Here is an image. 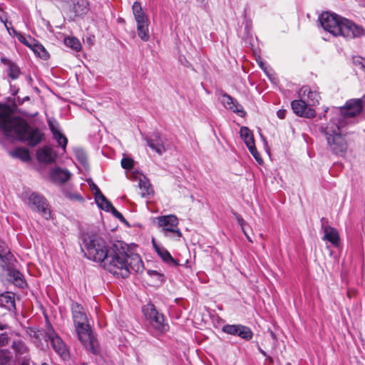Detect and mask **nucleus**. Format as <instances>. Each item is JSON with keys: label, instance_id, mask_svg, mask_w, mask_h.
I'll list each match as a JSON object with an SVG mask.
<instances>
[{"label": "nucleus", "instance_id": "8", "mask_svg": "<svg viewBox=\"0 0 365 365\" xmlns=\"http://www.w3.org/2000/svg\"><path fill=\"white\" fill-rule=\"evenodd\" d=\"M133 13L136 22V29L138 37L146 42L150 38V21L146 14L143 11L140 3L135 1L133 6Z\"/></svg>", "mask_w": 365, "mask_h": 365}, {"label": "nucleus", "instance_id": "36", "mask_svg": "<svg viewBox=\"0 0 365 365\" xmlns=\"http://www.w3.org/2000/svg\"><path fill=\"white\" fill-rule=\"evenodd\" d=\"M121 166L124 169H127V170L131 169L134 166V161L131 158H124L121 160Z\"/></svg>", "mask_w": 365, "mask_h": 365}, {"label": "nucleus", "instance_id": "22", "mask_svg": "<svg viewBox=\"0 0 365 365\" xmlns=\"http://www.w3.org/2000/svg\"><path fill=\"white\" fill-rule=\"evenodd\" d=\"M138 187L141 190L142 197H147L153 194V190L148 179L145 175H140L138 181Z\"/></svg>", "mask_w": 365, "mask_h": 365}, {"label": "nucleus", "instance_id": "1", "mask_svg": "<svg viewBox=\"0 0 365 365\" xmlns=\"http://www.w3.org/2000/svg\"><path fill=\"white\" fill-rule=\"evenodd\" d=\"M81 250L88 259L101 263L106 270L119 278L128 277L131 271L140 272L143 269V263L138 255H128L119 242L109 246L96 233L82 235Z\"/></svg>", "mask_w": 365, "mask_h": 365}, {"label": "nucleus", "instance_id": "53", "mask_svg": "<svg viewBox=\"0 0 365 365\" xmlns=\"http://www.w3.org/2000/svg\"><path fill=\"white\" fill-rule=\"evenodd\" d=\"M286 365H291V364H290V363H287V364H286Z\"/></svg>", "mask_w": 365, "mask_h": 365}, {"label": "nucleus", "instance_id": "29", "mask_svg": "<svg viewBox=\"0 0 365 365\" xmlns=\"http://www.w3.org/2000/svg\"><path fill=\"white\" fill-rule=\"evenodd\" d=\"M11 155L13 157L21 159L23 161H29L30 160V154L26 148H18L14 150Z\"/></svg>", "mask_w": 365, "mask_h": 365}, {"label": "nucleus", "instance_id": "48", "mask_svg": "<svg viewBox=\"0 0 365 365\" xmlns=\"http://www.w3.org/2000/svg\"><path fill=\"white\" fill-rule=\"evenodd\" d=\"M261 352H262V354L264 356H265V355H266V354H265V352H264L263 350H261Z\"/></svg>", "mask_w": 365, "mask_h": 365}, {"label": "nucleus", "instance_id": "17", "mask_svg": "<svg viewBox=\"0 0 365 365\" xmlns=\"http://www.w3.org/2000/svg\"><path fill=\"white\" fill-rule=\"evenodd\" d=\"M151 242L155 252L165 263L173 267L179 265L178 261L171 256L170 253L165 247L158 245L154 238H152Z\"/></svg>", "mask_w": 365, "mask_h": 365}, {"label": "nucleus", "instance_id": "16", "mask_svg": "<svg viewBox=\"0 0 365 365\" xmlns=\"http://www.w3.org/2000/svg\"><path fill=\"white\" fill-rule=\"evenodd\" d=\"M299 96L305 99L309 106H314L319 103L320 96L316 91H312L308 86H303L299 91Z\"/></svg>", "mask_w": 365, "mask_h": 365}, {"label": "nucleus", "instance_id": "42", "mask_svg": "<svg viewBox=\"0 0 365 365\" xmlns=\"http://www.w3.org/2000/svg\"><path fill=\"white\" fill-rule=\"evenodd\" d=\"M287 110L284 109H280L277 112V115L279 119H284L286 115Z\"/></svg>", "mask_w": 365, "mask_h": 365}, {"label": "nucleus", "instance_id": "26", "mask_svg": "<svg viewBox=\"0 0 365 365\" xmlns=\"http://www.w3.org/2000/svg\"><path fill=\"white\" fill-rule=\"evenodd\" d=\"M95 201L101 209L104 210L106 212H109L110 208L113 207L111 202L106 199L102 192L98 193V195L95 197Z\"/></svg>", "mask_w": 365, "mask_h": 365}, {"label": "nucleus", "instance_id": "34", "mask_svg": "<svg viewBox=\"0 0 365 365\" xmlns=\"http://www.w3.org/2000/svg\"><path fill=\"white\" fill-rule=\"evenodd\" d=\"M75 155L78 160L83 165L87 164V156L83 150L77 149L75 150Z\"/></svg>", "mask_w": 365, "mask_h": 365}, {"label": "nucleus", "instance_id": "35", "mask_svg": "<svg viewBox=\"0 0 365 365\" xmlns=\"http://www.w3.org/2000/svg\"><path fill=\"white\" fill-rule=\"evenodd\" d=\"M10 361L9 352L0 349V365H6Z\"/></svg>", "mask_w": 365, "mask_h": 365}, {"label": "nucleus", "instance_id": "6", "mask_svg": "<svg viewBox=\"0 0 365 365\" xmlns=\"http://www.w3.org/2000/svg\"><path fill=\"white\" fill-rule=\"evenodd\" d=\"M363 109V102L360 98L350 99L340 108H334L333 116L336 123L342 120L344 126L346 125V120L359 115Z\"/></svg>", "mask_w": 365, "mask_h": 365}, {"label": "nucleus", "instance_id": "24", "mask_svg": "<svg viewBox=\"0 0 365 365\" xmlns=\"http://www.w3.org/2000/svg\"><path fill=\"white\" fill-rule=\"evenodd\" d=\"M240 136L245 143L247 147H252L255 144L253 135L251 130L245 126L240 128Z\"/></svg>", "mask_w": 365, "mask_h": 365}, {"label": "nucleus", "instance_id": "13", "mask_svg": "<svg viewBox=\"0 0 365 365\" xmlns=\"http://www.w3.org/2000/svg\"><path fill=\"white\" fill-rule=\"evenodd\" d=\"M291 106L294 113L299 116L310 118L316 115L315 110L308 107L309 105L305 99L300 98V100H294L292 102Z\"/></svg>", "mask_w": 365, "mask_h": 365}, {"label": "nucleus", "instance_id": "9", "mask_svg": "<svg viewBox=\"0 0 365 365\" xmlns=\"http://www.w3.org/2000/svg\"><path fill=\"white\" fill-rule=\"evenodd\" d=\"M46 337L50 341L51 344L55 352L64 361L70 358V352L67 345L62 339L55 332L51 327L47 328L46 332Z\"/></svg>", "mask_w": 365, "mask_h": 365}, {"label": "nucleus", "instance_id": "31", "mask_svg": "<svg viewBox=\"0 0 365 365\" xmlns=\"http://www.w3.org/2000/svg\"><path fill=\"white\" fill-rule=\"evenodd\" d=\"M11 257L8 247L5 245H0V259L5 265L9 263Z\"/></svg>", "mask_w": 365, "mask_h": 365}, {"label": "nucleus", "instance_id": "25", "mask_svg": "<svg viewBox=\"0 0 365 365\" xmlns=\"http://www.w3.org/2000/svg\"><path fill=\"white\" fill-rule=\"evenodd\" d=\"M10 279L19 287L23 288L26 286V281L23 278L21 273L16 269L11 270L9 272Z\"/></svg>", "mask_w": 365, "mask_h": 365}, {"label": "nucleus", "instance_id": "51", "mask_svg": "<svg viewBox=\"0 0 365 365\" xmlns=\"http://www.w3.org/2000/svg\"><path fill=\"white\" fill-rule=\"evenodd\" d=\"M41 365H49V364H46V363H43V364H42Z\"/></svg>", "mask_w": 365, "mask_h": 365}, {"label": "nucleus", "instance_id": "15", "mask_svg": "<svg viewBox=\"0 0 365 365\" xmlns=\"http://www.w3.org/2000/svg\"><path fill=\"white\" fill-rule=\"evenodd\" d=\"M221 102L227 109L237 113L241 117L246 114L242 106L235 98L227 93L222 94Z\"/></svg>", "mask_w": 365, "mask_h": 365}, {"label": "nucleus", "instance_id": "39", "mask_svg": "<svg viewBox=\"0 0 365 365\" xmlns=\"http://www.w3.org/2000/svg\"><path fill=\"white\" fill-rule=\"evenodd\" d=\"M116 218H118L121 222H125V219L123 216V215L119 212L113 206L110 208V211Z\"/></svg>", "mask_w": 365, "mask_h": 365}, {"label": "nucleus", "instance_id": "2", "mask_svg": "<svg viewBox=\"0 0 365 365\" xmlns=\"http://www.w3.org/2000/svg\"><path fill=\"white\" fill-rule=\"evenodd\" d=\"M0 108L4 113L0 115V127L6 136L13 137L21 141H27L30 146H35L41 141L43 134L38 129L32 128L19 117H13L1 105Z\"/></svg>", "mask_w": 365, "mask_h": 365}, {"label": "nucleus", "instance_id": "18", "mask_svg": "<svg viewBox=\"0 0 365 365\" xmlns=\"http://www.w3.org/2000/svg\"><path fill=\"white\" fill-rule=\"evenodd\" d=\"M48 123L49 128L53 134V138L56 140L58 145L61 146L63 150H65L68 143L66 137L63 133H61L58 129V125L56 121L49 120Z\"/></svg>", "mask_w": 365, "mask_h": 365}, {"label": "nucleus", "instance_id": "11", "mask_svg": "<svg viewBox=\"0 0 365 365\" xmlns=\"http://www.w3.org/2000/svg\"><path fill=\"white\" fill-rule=\"evenodd\" d=\"M28 205L31 209L38 211L45 218L51 217V212L46 199L41 195L33 192L28 197Z\"/></svg>", "mask_w": 365, "mask_h": 365}, {"label": "nucleus", "instance_id": "30", "mask_svg": "<svg viewBox=\"0 0 365 365\" xmlns=\"http://www.w3.org/2000/svg\"><path fill=\"white\" fill-rule=\"evenodd\" d=\"M64 43L71 49L79 51L81 49V43L79 40L74 36H68L64 38Z\"/></svg>", "mask_w": 365, "mask_h": 365}, {"label": "nucleus", "instance_id": "21", "mask_svg": "<svg viewBox=\"0 0 365 365\" xmlns=\"http://www.w3.org/2000/svg\"><path fill=\"white\" fill-rule=\"evenodd\" d=\"M71 173L67 169L54 168L51 172L52 180L57 183H65L71 178Z\"/></svg>", "mask_w": 365, "mask_h": 365}, {"label": "nucleus", "instance_id": "12", "mask_svg": "<svg viewBox=\"0 0 365 365\" xmlns=\"http://www.w3.org/2000/svg\"><path fill=\"white\" fill-rule=\"evenodd\" d=\"M222 330L227 334L238 336L247 341L250 340L253 336L251 329L242 324H226L222 327Z\"/></svg>", "mask_w": 365, "mask_h": 365}, {"label": "nucleus", "instance_id": "44", "mask_svg": "<svg viewBox=\"0 0 365 365\" xmlns=\"http://www.w3.org/2000/svg\"><path fill=\"white\" fill-rule=\"evenodd\" d=\"M38 43H39L35 38H34V41L31 43V46H27V47L30 48L34 52L36 46H37Z\"/></svg>", "mask_w": 365, "mask_h": 365}, {"label": "nucleus", "instance_id": "4", "mask_svg": "<svg viewBox=\"0 0 365 365\" xmlns=\"http://www.w3.org/2000/svg\"><path fill=\"white\" fill-rule=\"evenodd\" d=\"M71 310L79 340L88 351L93 354H98L99 352L98 343L88 324L87 316L83 307L77 302H73Z\"/></svg>", "mask_w": 365, "mask_h": 365}, {"label": "nucleus", "instance_id": "50", "mask_svg": "<svg viewBox=\"0 0 365 365\" xmlns=\"http://www.w3.org/2000/svg\"><path fill=\"white\" fill-rule=\"evenodd\" d=\"M153 272L155 274H157L158 272L156 271H153Z\"/></svg>", "mask_w": 365, "mask_h": 365}, {"label": "nucleus", "instance_id": "10", "mask_svg": "<svg viewBox=\"0 0 365 365\" xmlns=\"http://www.w3.org/2000/svg\"><path fill=\"white\" fill-rule=\"evenodd\" d=\"M145 317L149 320L150 325L159 331H165L168 325L164 323L163 316L158 313L153 304H148L143 308Z\"/></svg>", "mask_w": 365, "mask_h": 365}, {"label": "nucleus", "instance_id": "41", "mask_svg": "<svg viewBox=\"0 0 365 365\" xmlns=\"http://www.w3.org/2000/svg\"><path fill=\"white\" fill-rule=\"evenodd\" d=\"M236 219H237V223L239 224V225L241 227V229H242V231H244L245 230V228H244V225L245 224V220H243V218L237 215L236 216Z\"/></svg>", "mask_w": 365, "mask_h": 365}, {"label": "nucleus", "instance_id": "45", "mask_svg": "<svg viewBox=\"0 0 365 365\" xmlns=\"http://www.w3.org/2000/svg\"><path fill=\"white\" fill-rule=\"evenodd\" d=\"M245 234V235L246 236L247 239L250 241V242H252L250 237L247 234V232H245V230L242 231Z\"/></svg>", "mask_w": 365, "mask_h": 365}, {"label": "nucleus", "instance_id": "46", "mask_svg": "<svg viewBox=\"0 0 365 365\" xmlns=\"http://www.w3.org/2000/svg\"><path fill=\"white\" fill-rule=\"evenodd\" d=\"M6 325H4V324H0V330H4V329H6Z\"/></svg>", "mask_w": 365, "mask_h": 365}, {"label": "nucleus", "instance_id": "32", "mask_svg": "<svg viewBox=\"0 0 365 365\" xmlns=\"http://www.w3.org/2000/svg\"><path fill=\"white\" fill-rule=\"evenodd\" d=\"M34 53L38 56L39 58L46 60L49 57V54L43 47V45L38 43L37 46H36V49L34 50Z\"/></svg>", "mask_w": 365, "mask_h": 365}, {"label": "nucleus", "instance_id": "49", "mask_svg": "<svg viewBox=\"0 0 365 365\" xmlns=\"http://www.w3.org/2000/svg\"><path fill=\"white\" fill-rule=\"evenodd\" d=\"M261 352H262V354L264 356H265V355H266V354H265V352H264L263 350H261Z\"/></svg>", "mask_w": 365, "mask_h": 365}, {"label": "nucleus", "instance_id": "37", "mask_svg": "<svg viewBox=\"0 0 365 365\" xmlns=\"http://www.w3.org/2000/svg\"><path fill=\"white\" fill-rule=\"evenodd\" d=\"M247 148L257 162L259 163L262 162V160L260 158L259 153L257 152L255 144L252 147H248Z\"/></svg>", "mask_w": 365, "mask_h": 365}, {"label": "nucleus", "instance_id": "43", "mask_svg": "<svg viewBox=\"0 0 365 365\" xmlns=\"http://www.w3.org/2000/svg\"><path fill=\"white\" fill-rule=\"evenodd\" d=\"M38 43H39L35 38H34V41L31 43V46H27V47L30 48L34 52L36 46H37Z\"/></svg>", "mask_w": 365, "mask_h": 365}, {"label": "nucleus", "instance_id": "7", "mask_svg": "<svg viewBox=\"0 0 365 365\" xmlns=\"http://www.w3.org/2000/svg\"><path fill=\"white\" fill-rule=\"evenodd\" d=\"M156 220L164 237L174 241L180 240L182 232L178 227V219L175 215H163L158 217Z\"/></svg>", "mask_w": 365, "mask_h": 365}, {"label": "nucleus", "instance_id": "23", "mask_svg": "<svg viewBox=\"0 0 365 365\" xmlns=\"http://www.w3.org/2000/svg\"><path fill=\"white\" fill-rule=\"evenodd\" d=\"M0 306L11 309L15 307L14 294L12 292H5L0 294Z\"/></svg>", "mask_w": 365, "mask_h": 365}, {"label": "nucleus", "instance_id": "38", "mask_svg": "<svg viewBox=\"0 0 365 365\" xmlns=\"http://www.w3.org/2000/svg\"><path fill=\"white\" fill-rule=\"evenodd\" d=\"M88 183L94 194V197L98 195V193H101V191L98 186L93 182L91 179L88 180Z\"/></svg>", "mask_w": 365, "mask_h": 365}, {"label": "nucleus", "instance_id": "40", "mask_svg": "<svg viewBox=\"0 0 365 365\" xmlns=\"http://www.w3.org/2000/svg\"><path fill=\"white\" fill-rule=\"evenodd\" d=\"M9 342L8 335L5 333L0 334V347L6 345Z\"/></svg>", "mask_w": 365, "mask_h": 365}, {"label": "nucleus", "instance_id": "19", "mask_svg": "<svg viewBox=\"0 0 365 365\" xmlns=\"http://www.w3.org/2000/svg\"><path fill=\"white\" fill-rule=\"evenodd\" d=\"M322 228L324 232L323 240L329 241L334 247H338L340 238L337 230L329 225H324V224H322Z\"/></svg>", "mask_w": 365, "mask_h": 365}, {"label": "nucleus", "instance_id": "33", "mask_svg": "<svg viewBox=\"0 0 365 365\" xmlns=\"http://www.w3.org/2000/svg\"><path fill=\"white\" fill-rule=\"evenodd\" d=\"M9 76L12 79L18 78L21 73L19 66L14 63H9Z\"/></svg>", "mask_w": 365, "mask_h": 365}, {"label": "nucleus", "instance_id": "27", "mask_svg": "<svg viewBox=\"0 0 365 365\" xmlns=\"http://www.w3.org/2000/svg\"><path fill=\"white\" fill-rule=\"evenodd\" d=\"M5 26L6 27L9 34H11V30L12 32L16 36L18 40L24 44L25 46H31V43L34 41V38L31 36H24V34L17 32L14 28H9L6 24H5Z\"/></svg>", "mask_w": 365, "mask_h": 365}, {"label": "nucleus", "instance_id": "3", "mask_svg": "<svg viewBox=\"0 0 365 365\" xmlns=\"http://www.w3.org/2000/svg\"><path fill=\"white\" fill-rule=\"evenodd\" d=\"M319 21L322 28L334 36H341L347 39L365 36V29L353 21L329 12L322 13Z\"/></svg>", "mask_w": 365, "mask_h": 365}, {"label": "nucleus", "instance_id": "52", "mask_svg": "<svg viewBox=\"0 0 365 365\" xmlns=\"http://www.w3.org/2000/svg\"><path fill=\"white\" fill-rule=\"evenodd\" d=\"M328 110H329V109H328V108H327V109L325 110V112H326V113H327V112H328Z\"/></svg>", "mask_w": 365, "mask_h": 365}, {"label": "nucleus", "instance_id": "5", "mask_svg": "<svg viewBox=\"0 0 365 365\" xmlns=\"http://www.w3.org/2000/svg\"><path fill=\"white\" fill-rule=\"evenodd\" d=\"M342 120L336 123L331 117L329 123L320 126V131L324 135L329 149L335 155H344L347 150V143L344 134Z\"/></svg>", "mask_w": 365, "mask_h": 365}, {"label": "nucleus", "instance_id": "20", "mask_svg": "<svg viewBox=\"0 0 365 365\" xmlns=\"http://www.w3.org/2000/svg\"><path fill=\"white\" fill-rule=\"evenodd\" d=\"M56 158V154L50 147H43L37 152V159L40 162L50 163L54 162Z\"/></svg>", "mask_w": 365, "mask_h": 365}, {"label": "nucleus", "instance_id": "14", "mask_svg": "<svg viewBox=\"0 0 365 365\" xmlns=\"http://www.w3.org/2000/svg\"><path fill=\"white\" fill-rule=\"evenodd\" d=\"M147 145L158 155H163L168 148L164 139H163L158 133H153L149 138H146Z\"/></svg>", "mask_w": 365, "mask_h": 365}, {"label": "nucleus", "instance_id": "28", "mask_svg": "<svg viewBox=\"0 0 365 365\" xmlns=\"http://www.w3.org/2000/svg\"><path fill=\"white\" fill-rule=\"evenodd\" d=\"M73 11L76 15H82L87 11L88 2L86 0H73Z\"/></svg>", "mask_w": 365, "mask_h": 365}, {"label": "nucleus", "instance_id": "47", "mask_svg": "<svg viewBox=\"0 0 365 365\" xmlns=\"http://www.w3.org/2000/svg\"><path fill=\"white\" fill-rule=\"evenodd\" d=\"M259 66L262 68H263V63L262 62L259 63Z\"/></svg>", "mask_w": 365, "mask_h": 365}]
</instances>
